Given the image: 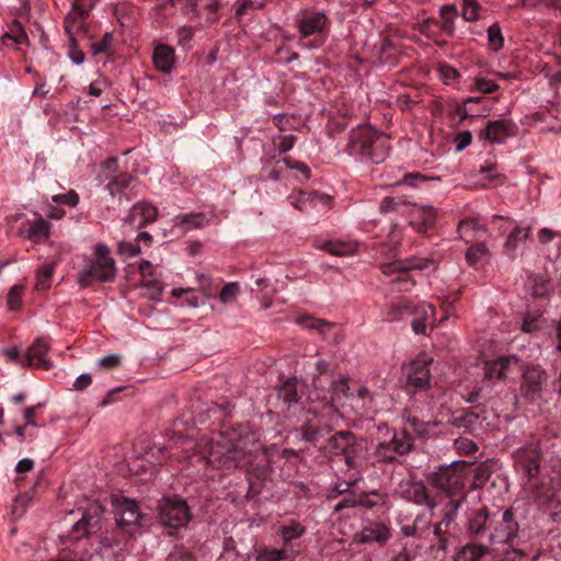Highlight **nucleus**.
Here are the masks:
<instances>
[{
    "mask_svg": "<svg viewBox=\"0 0 561 561\" xmlns=\"http://www.w3.org/2000/svg\"><path fill=\"white\" fill-rule=\"evenodd\" d=\"M139 454L148 466L149 477H152L157 472V467L161 466L167 460V454L163 447L152 446Z\"/></svg>",
    "mask_w": 561,
    "mask_h": 561,
    "instance_id": "c85d7f7f",
    "label": "nucleus"
},
{
    "mask_svg": "<svg viewBox=\"0 0 561 561\" xmlns=\"http://www.w3.org/2000/svg\"><path fill=\"white\" fill-rule=\"evenodd\" d=\"M432 358H416L410 364L407 375V386L412 391H426L431 388V370L430 365Z\"/></svg>",
    "mask_w": 561,
    "mask_h": 561,
    "instance_id": "9b49d317",
    "label": "nucleus"
},
{
    "mask_svg": "<svg viewBox=\"0 0 561 561\" xmlns=\"http://www.w3.org/2000/svg\"><path fill=\"white\" fill-rule=\"evenodd\" d=\"M479 415L472 411H466L462 415L454 419V425L471 430L478 422Z\"/></svg>",
    "mask_w": 561,
    "mask_h": 561,
    "instance_id": "3c124183",
    "label": "nucleus"
},
{
    "mask_svg": "<svg viewBox=\"0 0 561 561\" xmlns=\"http://www.w3.org/2000/svg\"><path fill=\"white\" fill-rule=\"evenodd\" d=\"M399 49L394 42L388 37L381 41L378 48V62L380 65L394 66L398 62Z\"/></svg>",
    "mask_w": 561,
    "mask_h": 561,
    "instance_id": "c756f323",
    "label": "nucleus"
},
{
    "mask_svg": "<svg viewBox=\"0 0 561 561\" xmlns=\"http://www.w3.org/2000/svg\"><path fill=\"white\" fill-rule=\"evenodd\" d=\"M116 263L111 251L104 243H96L93 253L83 257V265L78 274V282L82 287L93 282L110 283L116 278Z\"/></svg>",
    "mask_w": 561,
    "mask_h": 561,
    "instance_id": "7ed1b4c3",
    "label": "nucleus"
},
{
    "mask_svg": "<svg viewBox=\"0 0 561 561\" xmlns=\"http://www.w3.org/2000/svg\"><path fill=\"white\" fill-rule=\"evenodd\" d=\"M390 538V529L381 523H368L355 537L360 543H385Z\"/></svg>",
    "mask_w": 561,
    "mask_h": 561,
    "instance_id": "6ab92c4d",
    "label": "nucleus"
},
{
    "mask_svg": "<svg viewBox=\"0 0 561 561\" xmlns=\"http://www.w3.org/2000/svg\"><path fill=\"white\" fill-rule=\"evenodd\" d=\"M489 254V250L483 243H477L468 249L466 259L469 265L477 266L482 257Z\"/></svg>",
    "mask_w": 561,
    "mask_h": 561,
    "instance_id": "de8ad7c7",
    "label": "nucleus"
},
{
    "mask_svg": "<svg viewBox=\"0 0 561 561\" xmlns=\"http://www.w3.org/2000/svg\"><path fill=\"white\" fill-rule=\"evenodd\" d=\"M408 216L412 218L411 225L419 226L420 230H426L436 222V210L432 206H422L411 203Z\"/></svg>",
    "mask_w": 561,
    "mask_h": 561,
    "instance_id": "412c9836",
    "label": "nucleus"
},
{
    "mask_svg": "<svg viewBox=\"0 0 561 561\" xmlns=\"http://www.w3.org/2000/svg\"><path fill=\"white\" fill-rule=\"evenodd\" d=\"M306 531L305 526L298 522H290L287 525L279 526V534L284 543H289L291 540L301 537Z\"/></svg>",
    "mask_w": 561,
    "mask_h": 561,
    "instance_id": "a19ab883",
    "label": "nucleus"
},
{
    "mask_svg": "<svg viewBox=\"0 0 561 561\" xmlns=\"http://www.w3.org/2000/svg\"><path fill=\"white\" fill-rule=\"evenodd\" d=\"M26 237L33 243H41L46 241L49 237V224L43 218L35 220L31 225Z\"/></svg>",
    "mask_w": 561,
    "mask_h": 561,
    "instance_id": "e433bc0d",
    "label": "nucleus"
},
{
    "mask_svg": "<svg viewBox=\"0 0 561 561\" xmlns=\"http://www.w3.org/2000/svg\"><path fill=\"white\" fill-rule=\"evenodd\" d=\"M329 18L319 11H305L298 20V31L306 38L314 34H321L329 27Z\"/></svg>",
    "mask_w": 561,
    "mask_h": 561,
    "instance_id": "4468645a",
    "label": "nucleus"
},
{
    "mask_svg": "<svg viewBox=\"0 0 561 561\" xmlns=\"http://www.w3.org/2000/svg\"><path fill=\"white\" fill-rule=\"evenodd\" d=\"M390 442L393 446V450L399 456L408 455L413 449L412 438L407 434V431H403L400 435L394 434Z\"/></svg>",
    "mask_w": 561,
    "mask_h": 561,
    "instance_id": "79ce46f5",
    "label": "nucleus"
},
{
    "mask_svg": "<svg viewBox=\"0 0 561 561\" xmlns=\"http://www.w3.org/2000/svg\"><path fill=\"white\" fill-rule=\"evenodd\" d=\"M204 459L208 466L217 469L245 468L249 474L248 491H256L259 488L252 480L253 474L256 476V479L263 481L268 477V470L265 466L254 469L252 466L253 455L245 453L222 434H218L207 440Z\"/></svg>",
    "mask_w": 561,
    "mask_h": 561,
    "instance_id": "f257e3e1",
    "label": "nucleus"
},
{
    "mask_svg": "<svg viewBox=\"0 0 561 561\" xmlns=\"http://www.w3.org/2000/svg\"><path fill=\"white\" fill-rule=\"evenodd\" d=\"M479 172L481 174L485 175V179L488 180H499L502 178V174L499 171V168L493 162H485L482 164L479 169Z\"/></svg>",
    "mask_w": 561,
    "mask_h": 561,
    "instance_id": "052dcab7",
    "label": "nucleus"
},
{
    "mask_svg": "<svg viewBox=\"0 0 561 561\" xmlns=\"http://www.w3.org/2000/svg\"><path fill=\"white\" fill-rule=\"evenodd\" d=\"M126 468L131 476L139 477V481L141 482H146L151 478L149 477V470L145 459L136 450L133 457L127 461Z\"/></svg>",
    "mask_w": 561,
    "mask_h": 561,
    "instance_id": "2f4dec72",
    "label": "nucleus"
},
{
    "mask_svg": "<svg viewBox=\"0 0 561 561\" xmlns=\"http://www.w3.org/2000/svg\"><path fill=\"white\" fill-rule=\"evenodd\" d=\"M114 42V36L111 32H106L101 41L91 42L90 48L93 55L104 54L110 50Z\"/></svg>",
    "mask_w": 561,
    "mask_h": 561,
    "instance_id": "09e8293b",
    "label": "nucleus"
},
{
    "mask_svg": "<svg viewBox=\"0 0 561 561\" xmlns=\"http://www.w3.org/2000/svg\"><path fill=\"white\" fill-rule=\"evenodd\" d=\"M432 264L427 259L411 257L408 260H398L381 265V271L386 275L398 273V276L391 280L393 287L399 291L409 290L414 282L410 278L408 272L412 270H425Z\"/></svg>",
    "mask_w": 561,
    "mask_h": 561,
    "instance_id": "0eeeda50",
    "label": "nucleus"
},
{
    "mask_svg": "<svg viewBox=\"0 0 561 561\" xmlns=\"http://www.w3.org/2000/svg\"><path fill=\"white\" fill-rule=\"evenodd\" d=\"M220 8L218 0H210L205 3L203 7L198 8L197 11H201L199 16H195L199 22L198 25L201 28L207 27L219 21L218 10Z\"/></svg>",
    "mask_w": 561,
    "mask_h": 561,
    "instance_id": "cd10ccee",
    "label": "nucleus"
},
{
    "mask_svg": "<svg viewBox=\"0 0 561 561\" xmlns=\"http://www.w3.org/2000/svg\"><path fill=\"white\" fill-rule=\"evenodd\" d=\"M239 293V285L237 283H229L222 287L219 294V299L222 304L234 301Z\"/></svg>",
    "mask_w": 561,
    "mask_h": 561,
    "instance_id": "5fc2aeb1",
    "label": "nucleus"
},
{
    "mask_svg": "<svg viewBox=\"0 0 561 561\" xmlns=\"http://www.w3.org/2000/svg\"><path fill=\"white\" fill-rule=\"evenodd\" d=\"M152 60L159 71L169 73L173 69L175 61L174 49L168 45H158L153 50Z\"/></svg>",
    "mask_w": 561,
    "mask_h": 561,
    "instance_id": "a878e982",
    "label": "nucleus"
},
{
    "mask_svg": "<svg viewBox=\"0 0 561 561\" xmlns=\"http://www.w3.org/2000/svg\"><path fill=\"white\" fill-rule=\"evenodd\" d=\"M111 499L117 525L130 535L139 533L145 515L139 512L136 501L123 496L122 493H112Z\"/></svg>",
    "mask_w": 561,
    "mask_h": 561,
    "instance_id": "39448f33",
    "label": "nucleus"
},
{
    "mask_svg": "<svg viewBox=\"0 0 561 561\" xmlns=\"http://www.w3.org/2000/svg\"><path fill=\"white\" fill-rule=\"evenodd\" d=\"M467 478L461 470L455 467H440L430 477V483L438 491H461L466 486Z\"/></svg>",
    "mask_w": 561,
    "mask_h": 561,
    "instance_id": "9d476101",
    "label": "nucleus"
},
{
    "mask_svg": "<svg viewBox=\"0 0 561 561\" xmlns=\"http://www.w3.org/2000/svg\"><path fill=\"white\" fill-rule=\"evenodd\" d=\"M170 4L179 8L183 13L192 12L194 16H199L197 11V0H170Z\"/></svg>",
    "mask_w": 561,
    "mask_h": 561,
    "instance_id": "13d9d810",
    "label": "nucleus"
},
{
    "mask_svg": "<svg viewBox=\"0 0 561 561\" xmlns=\"http://www.w3.org/2000/svg\"><path fill=\"white\" fill-rule=\"evenodd\" d=\"M277 396L286 403H295L298 401L297 393V378H288L283 385L278 388Z\"/></svg>",
    "mask_w": 561,
    "mask_h": 561,
    "instance_id": "ea45409f",
    "label": "nucleus"
},
{
    "mask_svg": "<svg viewBox=\"0 0 561 561\" xmlns=\"http://www.w3.org/2000/svg\"><path fill=\"white\" fill-rule=\"evenodd\" d=\"M95 552L105 561H118L123 552L122 541L113 535L104 536Z\"/></svg>",
    "mask_w": 561,
    "mask_h": 561,
    "instance_id": "393cba45",
    "label": "nucleus"
},
{
    "mask_svg": "<svg viewBox=\"0 0 561 561\" xmlns=\"http://www.w3.org/2000/svg\"><path fill=\"white\" fill-rule=\"evenodd\" d=\"M489 514L484 508L477 511L476 514L470 519V531L476 535L484 533V530L488 528L486 525L489 523Z\"/></svg>",
    "mask_w": 561,
    "mask_h": 561,
    "instance_id": "c03bdc74",
    "label": "nucleus"
},
{
    "mask_svg": "<svg viewBox=\"0 0 561 561\" xmlns=\"http://www.w3.org/2000/svg\"><path fill=\"white\" fill-rule=\"evenodd\" d=\"M492 489L507 491L506 479L500 473L491 471L486 466H479L476 469L470 491H491Z\"/></svg>",
    "mask_w": 561,
    "mask_h": 561,
    "instance_id": "f8f14e48",
    "label": "nucleus"
},
{
    "mask_svg": "<svg viewBox=\"0 0 561 561\" xmlns=\"http://www.w3.org/2000/svg\"><path fill=\"white\" fill-rule=\"evenodd\" d=\"M514 135L515 125L508 119L489 121L479 133L480 138H485L491 144H502Z\"/></svg>",
    "mask_w": 561,
    "mask_h": 561,
    "instance_id": "dca6fc26",
    "label": "nucleus"
},
{
    "mask_svg": "<svg viewBox=\"0 0 561 561\" xmlns=\"http://www.w3.org/2000/svg\"><path fill=\"white\" fill-rule=\"evenodd\" d=\"M396 455L397 454L393 450V446H392L391 442L379 443L376 446V449L371 455V457L374 458V461H371V465L374 466L375 462L391 463V462L396 461Z\"/></svg>",
    "mask_w": 561,
    "mask_h": 561,
    "instance_id": "4c0bfd02",
    "label": "nucleus"
},
{
    "mask_svg": "<svg viewBox=\"0 0 561 561\" xmlns=\"http://www.w3.org/2000/svg\"><path fill=\"white\" fill-rule=\"evenodd\" d=\"M142 285L151 290L150 297H158L163 290V284L159 278H156L152 273L142 276Z\"/></svg>",
    "mask_w": 561,
    "mask_h": 561,
    "instance_id": "8fccbe9b",
    "label": "nucleus"
},
{
    "mask_svg": "<svg viewBox=\"0 0 561 561\" xmlns=\"http://www.w3.org/2000/svg\"><path fill=\"white\" fill-rule=\"evenodd\" d=\"M488 44L492 51H499L504 45V37L499 23H493L488 28Z\"/></svg>",
    "mask_w": 561,
    "mask_h": 561,
    "instance_id": "a18cd8bd",
    "label": "nucleus"
},
{
    "mask_svg": "<svg viewBox=\"0 0 561 561\" xmlns=\"http://www.w3.org/2000/svg\"><path fill=\"white\" fill-rule=\"evenodd\" d=\"M178 44L185 47L188 46L193 38V27L182 26L178 30Z\"/></svg>",
    "mask_w": 561,
    "mask_h": 561,
    "instance_id": "774afa93",
    "label": "nucleus"
},
{
    "mask_svg": "<svg viewBox=\"0 0 561 561\" xmlns=\"http://www.w3.org/2000/svg\"><path fill=\"white\" fill-rule=\"evenodd\" d=\"M531 232V226L520 227L516 226L508 234L504 243V252L511 259L516 257V250L520 243L525 242Z\"/></svg>",
    "mask_w": 561,
    "mask_h": 561,
    "instance_id": "bb28decb",
    "label": "nucleus"
},
{
    "mask_svg": "<svg viewBox=\"0 0 561 561\" xmlns=\"http://www.w3.org/2000/svg\"><path fill=\"white\" fill-rule=\"evenodd\" d=\"M102 507L95 505L92 511L84 510L69 533L70 540H80L99 528Z\"/></svg>",
    "mask_w": 561,
    "mask_h": 561,
    "instance_id": "ddd939ff",
    "label": "nucleus"
},
{
    "mask_svg": "<svg viewBox=\"0 0 561 561\" xmlns=\"http://www.w3.org/2000/svg\"><path fill=\"white\" fill-rule=\"evenodd\" d=\"M135 211H138L139 216L137 228H142L148 224L156 221L158 217L157 207L146 202H139L135 204Z\"/></svg>",
    "mask_w": 561,
    "mask_h": 561,
    "instance_id": "c9c22d12",
    "label": "nucleus"
},
{
    "mask_svg": "<svg viewBox=\"0 0 561 561\" xmlns=\"http://www.w3.org/2000/svg\"><path fill=\"white\" fill-rule=\"evenodd\" d=\"M481 5L477 0H463L462 1V19L467 22H476L479 20V13Z\"/></svg>",
    "mask_w": 561,
    "mask_h": 561,
    "instance_id": "49530a36",
    "label": "nucleus"
},
{
    "mask_svg": "<svg viewBox=\"0 0 561 561\" xmlns=\"http://www.w3.org/2000/svg\"><path fill=\"white\" fill-rule=\"evenodd\" d=\"M346 151L364 162L378 164L388 156V137L368 125H359L351 130Z\"/></svg>",
    "mask_w": 561,
    "mask_h": 561,
    "instance_id": "f03ea898",
    "label": "nucleus"
},
{
    "mask_svg": "<svg viewBox=\"0 0 561 561\" xmlns=\"http://www.w3.org/2000/svg\"><path fill=\"white\" fill-rule=\"evenodd\" d=\"M191 519L187 503L176 494L165 496L159 502V520L167 527H185Z\"/></svg>",
    "mask_w": 561,
    "mask_h": 561,
    "instance_id": "423d86ee",
    "label": "nucleus"
},
{
    "mask_svg": "<svg viewBox=\"0 0 561 561\" xmlns=\"http://www.w3.org/2000/svg\"><path fill=\"white\" fill-rule=\"evenodd\" d=\"M327 448L333 455L343 456L350 468L364 469L370 460L366 442L350 431H340L332 435L328 439Z\"/></svg>",
    "mask_w": 561,
    "mask_h": 561,
    "instance_id": "20e7f679",
    "label": "nucleus"
},
{
    "mask_svg": "<svg viewBox=\"0 0 561 561\" xmlns=\"http://www.w3.org/2000/svg\"><path fill=\"white\" fill-rule=\"evenodd\" d=\"M295 140L296 137L294 135H285L274 140V144L278 148L279 153H285L294 147Z\"/></svg>",
    "mask_w": 561,
    "mask_h": 561,
    "instance_id": "680f3d73",
    "label": "nucleus"
},
{
    "mask_svg": "<svg viewBox=\"0 0 561 561\" xmlns=\"http://www.w3.org/2000/svg\"><path fill=\"white\" fill-rule=\"evenodd\" d=\"M514 459L529 478L535 477L540 468L541 449L538 445L520 447L514 453Z\"/></svg>",
    "mask_w": 561,
    "mask_h": 561,
    "instance_id": "2eb2a0df",
    "label": "nucleus"
},
{
    "mask_svg": "<svg viewBox=\"0 0 561 561\" xmlns=\"http://www.w3.org/2000/svg\"><path fill=\"white\" fill-rule=\"evenodd\" d=\"M457 449L467 455H473L478 451L477 444L468 438L457 439L456 440Z\"/></svg>",
    "mask_w": 561,
    "mask_h": 561,
    "instance_id": "338daca9",
    "label": "nucleus"
},
{
    "mask_svg": "<svg viewBox=\"0 0 561 561\" xmlns=\"http://www.w3.org/2000/svg\"><path fill=\"white\" fill-rule=\"evenodd\" d=\"M440 30L448 36L455 33V20L458 16V10L455 4H445L439 10Z\"/></svg>",
    "mask_w": 561,
    "mask_h": 561,
    "instance_id": "7c9ffc66",
    "label": "nucleus"
},
{
    "mask_svg": "<svg viewBox=\"0 0 561 561\" xmlns=\"http://www.w3.org/2000/svg\"><path fill=\"white\" fill-rule=\"evenodd\" d=\"M548 374L540 366L528 367L523 376L520 382V394L528 402L538 401L543 391V386L547 383Z\"/></svg>",
    "mask_w": 561,
    "mask_h": 561,
    "instance_id": "1a4fd4ad",
    "label": "nucleus"
},
{
    "mask_svg": "<svg viewBox=\"0 0 561 561\" xmlns=\"http://www.w3.org/2000/svg\"><path fill=\"white\" fill-rule=\"evenodd\" d=\"M476 88L478 91L488 94L492 93L495 90L499 89V84L495 83L493 80L484 79V78H478L476 80Z\"/></svg>",
    "mask_w": 561,
    "mask_h": 561,
    "instance_id": "69168bd1",
    "label": "nucleus"
},
{
    "mask_svg": "<svg viewBox=\"0 0 561 561\" xmlns=\"http://www.w3.org/2000/svg\"><path fill=\"white\" fill-rule=\"evenodd\" d=\"M333 199L331 196L318 192H300L299 197L293 203V206L300 211H308L318 205L327 208L332 207Z\"/></svg>",
    "mask_w": 561,
    "mask_h": 561,
    "instance_id": "5701e85b",
    "label": "nucleus"
},
{
    "mask_svg": "<svg viewBox=\"0 0 561 561\" xmlns=\"http://www.w3.org/2000/svg\"><path fill=\"white\" fill-rule=\"evenodd\" d=\"M64 27L69 37L71 47L69 57L76 65H81L84 60V54L77 48L76 36L79 34L87 35L88 33V26L85 24V13L79 10L70 12L65 18Z\"/></svg>",
    "mask_w": 561,
    "mask_h": 561,
    "instance_id": "6e6552de",
    "label": "nucleus"
},
{
    "mask_svg": "<svg viewBox=\"0 0 561 561\" xmlns=\"http://www.w3.org/2000/svg\"><path fill=\"white\" fill-rule=\"evenodd\" d=\"M518 534V524L514 519L513 511L506 510L502 515V522L495 528L494 534L490 535V539L494 542H508Z\"/></svg>",
    "mask_w": 561,
    "mask_h": 561,
    "instance_id": "aec40b11",
    "label": "nucleus"
},
{
    "mask_svg": "<svg viewBox=\"0 0 561 561\" xmlns=\"http://www.w3.org/2000/svg\"><path fill=\"white\" fill-rule=\"evenodd\" d=\"M323 249L336 256H343L351 253V247L344 242L328 241L323 244Z\"/></svg>",
    "mask_w": 561,
    "mask_h": 561,
    "instance_id": "6e6d98bb",
    "label": "nucleus"
},
{
    "mask_svg": "<svg viewBox=\"0 0 561 561\" xmlns=\"http://www.w3.org/2000/svg\"><path fill=\"white\" fill-rule=\"evenodd\" d=\"M174 221L176 226L182 227L185 231L202 228L207 224L206 216L203 213L178 215Z\"/></svg>",
    "mask_w": 561,
    "mask_h": 561,
    "instance_id": "473e14b6",
    "label": "nucleus"
},
{
    "mask_svg": "<svg viewBox=\"0 0 561 561\" xmlns=\"http://www.w3.org/2000/svg\"><path fill=\"white\" fill-rule=\"evenodd\" d=\"M50 350V343L47 337L36 339L27 348L25 354L26 366L49 369L51 362L46 358Z\"/></svg>",
    "mask_w": 561,
    "mask_h": 561,
    "instance_id": "f3484780",
    "label": "nucleus"
},
{
    "mask_svg": "<svg viewBox=\"0 0 561 561\" xmlns=\"http://www.w3.org/2000/svg\"><path fill=\"white\" fill-rule=\"evenodd\" d=\"M55 270V263L47 262L43 264L41 267H38L36 272V284L35 289L36 290H45L49 288L51 283V277Z\"/></svg>",
    "mask_w": 561,
    "mask_h": 561,
    "instance_id": "58836bf2",
    "label": "nucleus"
},
{
    "mask_svg": "<svg viewBox=\"0 0 561 561\" xmlns=\"http://www.w3.org/2000/svg\"><path fill=\"white\" fill-rule=\"evenodd\" d=\"M134 178L128 173H121L106 185L112 196L121 195L130 185Z\"/></svg>",
    "mask_w": 561,
    "mask_h": 561,
    "instance_id": "37998d69",
    "label": "nucleus"
},
{
    "mask_svg": "<svg viewBox=\"0 0 561 561\" xmlns=\"http://www.w3.org/2000/svg\"><path fill=\"white\" fill-rule=\"evenodd\" d=\"M24 287L22 285H14L8 294V306L10 310H18L21 305Z\"/></svg>",
    "mask_w": 561,
    "mask_h": 561,
    "instance_id": "864d4df0",
    "label": "nucleus"
},
{
    "mask_svg": "<svg viewBox=\"0 0 561 561\" xmlns=\"http://www.w3.org/2000/svg\"><path fill=\"white\" fill-rule=\"evenodd\" d=\"M492 556L491 550L480 543L469 542L456 550L454 561H486Z\"/></svg>",
    "mask_w": 561,
    "mask_h": 561,
    "instance_id": "4be33fe9",
    "label": "nucleus"
},
{
    "mask_svg": "<svg viewBox=\"0 0 561 561\" xmlns=\"http://www.w3.org/2000/svg\"><path fill=\"white\" fill-rule=\"evenodd\" d=\"M30 501V493H19L13 500L12 514L15 517L22 516Z\"/></svg>",
    "mask_w": 561,
    "mask_h": 561,
    "instance_id": "603ef678",
    "label": "nucleus"
},
{
    "mask_svg": "<svg viewBox=\"0 0 561 561\" xmlns=\"http://www.w3.org/2000/svg\"><path fill=\"white\" fill-rule=\"evenodd\" d=\"M198 279L202 287L203 297L196 295L193 288H174L172 289L171 295L176 298H180L183 295H185V300L188 306L193 308L198 307L201 304H204L206 299L213 296V293L209 289L210 279L205 275L198 276Z\"/></svg>",
    "mask_w": 561,
    "mask_h": 561,
    "instance_id": "a211bd4d",
    "label": "nucleus"
},
{
    "mask_svg": "<svg viewBox=\"0 0 561 561\" xmlns=\"http://www.w3.org/2000/svg\"><path fill=\"white\" fill-rule=\"evenodd\" d=\"M302 438L307 442H316L321 435L319 427L312 425L310 422L306 423L301 427Z\"/></svg>",
    "mask_w": 561,
    "mask_h": 561,
    "instance_id": "0e129e2a",
    "label": "nucleus"
},
{
    "mask_svg": "<svg viewBox=\"0 0 561 561\" xmlns=\"http://www.w3.org/2000/svg\"><path fill=\"white\" fill-rule=\"evenodd\" d=\"M540 316L539 314H527L523 321L522 330L526 333H533L539 330Z\"/></svg>",
    "mask_w": 561,
    "mask_h": 561,
    "instance_id": "e2e57ef3",
    "label": "nucleus"
},
{
    "mask_svg": "<svg viewBox=\"0 0 561 561\" xmlns=\"http://www.w3.org/2000/svg\"><path fill=\"white\" fill-rule=\"evenodd\" d=\"M408 310V306L391 304L385 313V320L389 322L398 321L402 319Z\"/></svg>",
    "mask_w": 561,
    "mask_h": 561,
    "instance_id": "4d7b16f0",
    "label": "nucleus"
},
{
    "mask_svg": "<svg viewBox=\"0 0 561 561\" xmlns=\"http://www.w3.org/2000/svg\"><path fill=\"white\" fill-rule=\"evenodd\" d=\"M410 205V202L403 201L401 197L387 196L380 202L379 209L382 214L400 213L408 215Z\"/></svg>",
    "mask_w": 561,
    "mask_h": 561,
    "instance_id": "f704fd0d",
    "label": "nucleus"
},
{
    "mask_svg": "<svg viewBox=\"0 0 561 561\" xmlns=\"http://www.w3.org/2000/svg\"><path fill=\"white\" fill-rule=\"evenodd\" d=\"M517 362L518 358L515 355L500 356L496 359L489 360L484 366V376L488 379H504L511 365Z\"/></svg>",
    "mask_w": 561,
    "mask_h": 561,
    "instance_id": "b1692460",
    "label": "nucleus"
},
{
    "mask_svg": "<svg viewBox=\"0 0 561 561\" xmlns=\"http://www.w3.org/2000/svg\"><path fill=\"white\" fill-rule=\"evenodd\" d=\"M298 552L287 549H262L257 552L256 561H291L297 557Z\"/></svg>",
    "mask_w": 561,
    "mask_h": 561,
    "instance_id": "72a5a7b5",
    "label": "nucleus"
},
{
    "mask_svg": "<svg viewBox=\"0 0 561 561\" xmlns=\"http://www.w3.org/2000/svg\"><path fill=\"white\" fill-rule=\"evenodd\" d=\"M53 202L62 203V204L71 206V207H75V206H77V204L79 202V196L75 191L70 190L69 192H67L65 194H58V195L53 196Z\"/></svg>",
    "mask_w": 561,
    "mask_h": 561,
    "instance_id": "bf43d9fd",
    "label": "nucleus"
}]
</instances>
